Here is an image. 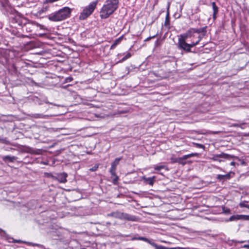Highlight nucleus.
I'll return each instance as SVG.
<instances>
[{
	"instance_id": "obj_1",
	"label": "nucleus",
	"mask_w": 249,
	"mask_h": 249,
	"mask_svg": "<svg viewBox=\"0 0 249 249\" xmlns=\"http://www.w3.org/2000/svg\"><path fill=\"white\" fill-rule=\"evenodd\" d=\"M118 0H107L100 11L102 19H106L112 15L118 7Z\"/></svg>"
},
{
	"instance_id": "obj_2",
	"label": "nucleus",
	"mask_w": 249,
	"mask_h": 249,
	"mask_svg": "<svg viewBox=\"0 0 249 249\" xmlns=\"http://www.w3.org/2000/svg\"><path fill=\"white\" fill-rule=\"evenodd\" d=\"M71 9L68 7H64L58 11L48 16V19L52 21H60L69 18L71 14Z\"/></svg>"
},
{
	"instance_id": "obj_3",
	"label": "nucleus",
	"mask_w": 249,
	"mask_h": 249,
	"mask_svg": "<svg viewBox=\"0 0 249 249\" xmlns=\"http://www.w3.org/2000/svg\"><path fill=\"white\" fill-rule=\"evenodd\" d=\"M98 2V0H96L90 3L86 6L81 13L79 18L80 20H84L89 17L95 10Z\"/></svg>"
},
{
	"instance_id": "obj_4",
	"label": "nucleus",
	"mask_w": 249,
	"mask_h": 249,
	"mask_svg": "<svg viewBox=\"0 0 249 249\" xmlns=\"http://www.w3.org/2000/svg\"><path fill=\"white\" fill-rule=\"evenodd\" d=\"M132 240H142L146 242L155 248V249H168L166 247L160 245H158L155 243L152 240H149L144 237H134Z\"/></svg>"
},
{
	"instance_id": "obj_5",
	"label": "nucleus",
	"mask_w": 249,
	"mask_h": 249,
	"mask_svg": "<svg viewBox=\"0 0 249 249\" xmlns=\"http://www.w3.org/2000/svg\"><path fill=\"white\" fill-rule=\"evenodd\" d=\"M35 27H39L40 29H44V26L39 24L34 21H31L25 25V28L27 32H32Z\"/></svg>"
},
{
	"instance_id": "obj_6",
	"label": "nucleus",
	"mask_w": 249,
	"mask_h": 249,
	"mask_svg": "<svg viewBox=\"0 0 249 249\" xmlns=\"http://www.w3.org/2000/svg\"><path fill=\"white\" fill-rule=\"evenodd\" d=\"M198 154L196 153H191L188 155L183 156L182 157H180L176 159V160H174V162H178L182 165H184L187 163V161H185L187 159L196 156Z\"/></svg>"
},
{
	"instance_id": "obj_7",
	"label": "nucleus",
	"mask_w": 249,
	"mask_h": 249,
	"mask_svg": "<svg viewBox=\"0 0 249 249\" xmlns=\"http://www.w3.org/2000/svg\"><path fill=\"white\" fill-rule=\"evenodd\" d=\"M122 158H117L111 163V166L109 172L112 177H116V178H117V176L116 174V167L119 164V161Z\"/></svg>"
},
{
	"instance_id": "obj_8",
	"label": "nucleus",
	"mask_w": 249,
	"mask_h": 249,
	"mask_svg": "<svg viewBox=\"0 0 249 249\" xmlns=\"http://www.w3.org/2000/svg\"><path fill=\"white\" fill-rule=\"evenodd\" d=\"M178 48L182 49L186 52H191V50L189 47V44L186 42V41L180 38H178Z\"/></svg>"
},
{
	"instance_id": "obj_9",
	"label": "nucleus",
	"mask_w": 249,
	"mask_h": 249,
	"mask_svg": "<svg viewBox=\"0 0 249 249\" xmlns=\"http://www.w3.org/2000/svg\"><path fill=\"white\" fill-rule=\"evenodd\" d=\"M68 175L66 173H62L57 174L56 176H53V178L60 183H66L67 181V177Z\"/></svg>"
},
{
	"instance_id": "obj_10",
	"label": "nucleus",
	"mask_w": 249,
	"mask_h": 249,
	"mask_svg": "<svg viewBox=\"0 0 249 249\" xmlns=\"http://www.w3.org/2000/svg\"><path fill=\"white\" fill-rule=\"evenodd\" d=\"M194 34L193 28H190L186 33L180 35L179 38L186 41L188 38L193 36Z\"/></svg>"
},
{
	"instance_id": "obj_11",
	"label": "nucleus",
	"mask_w": 249,
	"mask_h": 249,
	"mask_svg": "<svg viewBox=\"0 0 249 249\" xmlns=\"http://www.w3.org/2000/svg\"><path fill=\"white\" fill-rule=\"evenodd\" d=\"M122 220H127L131 221H137L138 220V218L135 215H130L124 213Z\"/></svg>"
},
{
	"instance_id": "obj_12",
	"label": "nucleus",
	"mask_w": 249,
	"mask_h": 249,
	"mask_svg": "<svg viewBox=\"0 0 249 249\" xmlns=\"http://www.w3.org/2000/svg\"><path fill=\"white\" fill-rule=\"evenodd\" d=\"M1 159L2 160L5 162H13L15 160H16L18 159V157L16 156H11L9 155L7 156H3L1 157Z\"/></svg>"
},
{
	"instance_id": "obj_13",
	"label": "nucleus",
	"mask_w": 249,
	"mask_h": 249,
	"mask_svg": "<svg viewBox=\"0 0 249 249\" xmlns=\"http://www.w3.org/2000/svg\"><path fill=\"white\" fill-rule=\"evenodd\" d=\"M28 116L32 118L35 119H46L49 117V115H44L41 113H34L29 114Z\"/></svg>"
},
{
	"instance_id": "obj_14",
	"label": "nucleus",
	"mask_w": 249,
	"mask_h": 249,
	"mask_svg": "<svg viewBox=\"0 0 249 249\" xmlns=\"http://www.w3.org/2000/svg\"><path fill=\"white\" fill-rule=\"evenodd\" d=\"M124 213H122L119 211L114 212L107 214L108 216H112L120 219H123Z\"/></svg>"
},
{
	"instance_id": "obj_15",
	"label": "nucleus",
	"mask_w": 249,
	"mask_h": 249,
	"mask_svg": "<svg viewBox=\"0 0 249 249\" xmlns=\"http://www.w3.org/2000/svg\"><path fill=\"white\" fill-rule=\"evenodd\" d=\"M213 155L218 158H222L227 160H230L233 157V155H231L223 152H222L219 154H214Z\"/></svg>"
},
{
	"instance_id": "obj_16",
	"label": "nucleus",
	"mask_w": 249,
	"mask_h": 249,
	"mask_svg": "<svg viewBox=\"0 0 249 249\" xmlns=\"http://www.w3.org/2000/svg\"><path fill=\"white\" fill-rule=\"evenodd\" d=\"M207 26L203 27L200 28H193L194 33L200 34L202 33L203 36H204L207 32Z\"/></svg>"
},
{
	"instance_id": "obj_17",
	"label": "nucleus",
	"mask_w": 249,
	"mask_h": 249,
	"mask_svg": "<svg viewBox=\"0 0 249 249\" xmlns=\"http://www.w3.org/2000/svg\"><path fill=\"white\" fill-rule=\"evenodd\" d=\"M213 9V19H215L216 18V14H217L218 12V8L216 6V3L215 2H213L212 3Z\"/></svg>"
},
{
	"instance_id": "obj_18",
	"label": "nucleus",
	"mask_w": 249,
	"mask_h": 249,
	"mask_svg": "<svg viewBox=\"0 0 249 249\" xmlns=\"http://www.w3.org/2000/svg\"><path fill=\"white\" fill-rule=\"evenodd\" d=\"M216 178L219 180H225L230 179L231 178V176L229 173L226 175H218Z\"/></svg>"
},
{
	"instance_id": "obj_19",
	"label": "nucleus",
	"mask_w": 249,
	"mask_h": 249,
	"mask_svg": "<svg viewBox=\"0 0 249 249\" xmlns=\"http://www.w3.org/2000/svg\"><path fill=\"white\" fill-rule=\"evenodd\" d=\"M155 177H150V178H145L143 177V179L144 180L145 182H146L149 185L152 186L154 184V182L155 181Z\"/></svg>"
},
{
	"instance_id": "obj_20",
	"label": "nucleus",
	"mask_w": 249,
	"mask_h": 249,
	"mask_svg": "<svg viewBox=\"0 0 249 249\" xmlns=\"http://www.w3.org/2000/svg\"><path fill=\"white\" fill-rule=\"evenodd\" d=\"M121 40H122V39L121 37L115 40V41L111 45V46L110 47V49H114L115 48V47L121 42Z\"/></svg>"
},
{
	"instance_id": "obj_21",
	"label": "nucleus",
	"mask_w": 249,
	"mask_h": 249,
	"mask_svg": "<svg viewBox=\"0 0 249 249\" xmlns=\"http://www.w3.org/2000/svg\"><path fill=\"white\" fill-rule=\"evenodd\" d=\"M233 158L232 159H234L238 160V161L240 162V163H238L237 165H239V164H241L242 165L246 166L247 165L246 162L242 159H239L238 157L235 156L233 155Z\"/></svg>"
},
{
	"instance_id": "obj_22",
	"label": "nucleus",
	"mask_w": 249,
	"mask_h": 249,
	"mask_svg": "<svg viewBox=\"0 0 249 249\" xmlns=\"http://www.w3.org/2000/svg\"><path fill=\"white\" fill-rule=\"evenodd\" d=\"M169 25H170L169 14V13L167 12L166 16V18H165L164 25L166 27H168L169 26Z\"/></svg>"
},
{
	"instance_id": "obj_23",
	"label": "nucleus",
	"mask_w": 249,
	"mask_h": 249,
	"mask_svg": "<svg viewBox=\"0 0 249 249\" xmlns=\"http://www.w3.org/2000/svg\"><path fill=\"white\" fill-rule=\"evenodd\" d=\"M0 142L6 144H9L10 143V142L7 140V139L6 137H0Z\"/></svg>"
},
{
	"instance_id": "obj_24",
	"label": "nucleus",
	"mask_w": 249,
	"mask_h": 249,
	"mask_svg": "<svg viewBox=\"0 0 249 249\" xmlns=\"http://www.w3.org/2000/svg\"><path fill=\"white\" fill-rule=\"evenodd\" d=\"M240 216H241V215H239L231 216L229 218V221H234L239 219Z\"/></svg>"
},
{
	"instance_id": "obj_25",
	"label": "nucleus",
	"mask_w": 249,
	"mask_h": 249,
	"mask_svg": "<svg viewBox=\"0 0 249 249\" xmlns=\"http://www.w3.org/2000/svg\"><path fill=\"white\" fill-rule=\"evenodd\" d=\"M131 54L130 53H127L126 55L121 59V62H123L128 59L131 56Z\"/></svg>"
},
{
	"instance_id": "obj_26",
	"label": "nucleus",
	"mask_w": 249,
	"mask_h": 249,
	"mask_svg": "<svg viewBox=\"0 0 249 249\" xmlns=\"http://www.w3.org/2000/svg\"><path fill=\"white\" fill-rule=\"evenodd\" d=\"M192 144L194 145H195V146H196V147L199 148L204 149V148H205L204 145L202 144L197 143H196V142H193Z\"/></svg>"
},
{
	"instance_id": "obj_27",
	"label": "nucleus",
	"mask_w": 249,
	"mask_h": 249,
	"mask_svg": "<svg viewBox=\"0 0 249 249\" xmlns=\"http://www.w3.org/2000/svg\"><path fill=\"white\" fill-rule=\"evenodd\" d=\"M165 167L164 165H156L154 166V169L157 171H160Z\"/></svg>"
},
{
	"instance_id": "obj_28",
	"label": "nucleus",
	"mask_w": 249,
	"mask_h": 249,
	"mask_svg": "<svg viewBox=\"0 0 249 249\" xmlns=\"http://www.w3.org/2000/svg\"><path fill=\"white\" fill-rule=\"evenodd\" d=\"M211 159V160H212L213 161H217L219 162L223 161V160H222L221 159H219V158L216 157L214 155H213V157Z\"/></svg>"
},
{
	"instance_id": "obj_29",
	"label": "nucleus",
	"mask_w": 249,
	"mask_h": 249,
	"mask_svg": "<svg viewBox=\"0 0 249 249\" xmlns=\"http://www.w3.org/2000/svg\"><path fill=\"white\" fill-rule=\"evenodd\" d=\"M198 44V41H196V42H192L191 43L189 44V47L190 48V49L191 50V48L195 47Z\"/></svg>"
},
{
	"instance_id": "obj_30",
	"label": "nucleus",
	"mask_w": 249,
	"mask_h": 249,
	"mask_svg": "<svg viewBox=\"0 0 249 249\" xmlns=\"http://www.w3.org/2000/svg\"><path fill=\"white\" fill-rule=\"evenodd\" d=\"M98 168V165L96 164V165H94L93 167L90 168L89 171L94 172V171H96Z\"/></svg>"
},
{
	"instance_id": "obj_31",
	"label": "nucleus",
	"mask_w": 249,
	"mask_h": 249,
	"mask_svg": "<svg viewBox=\"0 0 249 249\" xmlns=\"http://www.w3.org/2000/svg\"><path fill=\"white\" fill-rule=\"evenodd\" d=\"M152 73L154 74L156 77L159 78V79L164 78V76H159L158 74H157L155 72H152Z\"/></svg>"
},
{
	"instance_id": "obj_32",
	"label": "nucleus",
	"mask_w": 249,
	"mask_h": 249,
	"mask_svg": "<svg viewBox=\"0 0 249 249\" xmlns=\"http://www.w3.org/2000/svg\"><path fill=\"white\" fill-rule=\"evenodd\" d=\"M30 244L33 247H42V246L41 245L38 244L30 243Z\"/></svg>"
},
{
	"instance_id": "obj_33",
	"label": "nucleus",
	"mask_w": 249,
	"mask_h": 249,
	"mask_svg": "<svg viewBox=\"0 0 249 249\" xmlns=\"http://www.w3.org/2000/svg\"><path fill=\"white\" fill-rule=\"evenodd\" d=\"M240 206L241 207H246V208H249V205H247V204H245L244 203H241L240 204Z\"/></svg>"
},
{
	"instance_id": "obj_34",
	"label": "nucleus",
	"mask_w": 249,
	"mask_h": 249,
	"mask_svg": "<svg viewBox=\"0 0 249 249\" xmlns=\"http://www.w3.org/2000/svg\"><path fill=\"white\" fill-rule=\"evenodd\" d=\"M28 79L29 82H31L32 84H33L34 85H36V86L37 85V83L36 82H35L33 79H30V78H28Z\"/></svg>"
},
{
	"instance_id": "obj_35",
	"label": "nucleus",
	"mask_w": 249,
	"mask_h": 249,
	"mask_svg": "<svg viewBox=\"0 0 249 249\" xmlns=\"http://www.w3.org/2000/svg\"><path fill=\"white\" fill-rule=\"evenodd\" d=\"M246 124L245 123H242V124H234V126H236V127H240L241 125H245Z\"/></svg>"
},
{
	"instance_id": "obj_36",
	"label": "nucleus",
	"mask_w": 249,
	"mask_h": 249,
	"mask_svg": "<svg viewBox=\"0 0 249 249\" xmlns=\"http://www.w3.org/2000/svg\"><path fill=\"white\" fill-rule=\"evenodd\" d=\"M156 36H149L148 37L146 38L145 40H144V41H148L149 40H150L151 38H154Z\"/></svg>"
},
{
	"instance_id": "obj_37",
	"label": "nucleus",
	"mask_w": 249,
	"mask_h": 249,
	"mask_svg": "<svg viewBox=\"0 0 249 249\" xmlns=\"http://www.w3.org/2000/svg\"><path fill=\"white\" fill-rule=\"evenodd\" d=\"M167 248L168 249H189V248H182V247H178V248H172V249H169L168 248Z\"/></svg>"
},
{
	"instance_id": "obj_38",
	"label": "nucleus",
	"mask_w": 249,
	"mask_h": 249,
	"mask_svg": "<svg viewBox=\"0 0 249 249\" xmlns=\"http://www.w3.org/2000/svg\"><path fill=\"white\" fill-rule=\"evenodd\" d=\"M203 36V35H202V36L200 35L198 36V40L197 41H198V43H199V42L201 41Z\"/></svg>"
},
{
	"instance_id": "obj_39",
	"label": "nucleus",
	"mask_w": 249,
	"mask_h": 249,
	"mask_svg": "<svg viewBox=\"0 0 249 249\" xmlns=\"http://www.w3.org/2000/svg\"><path fill=\"white\" fill-rule=\"evenodd\" d=\"M72 79L73 78L72 77H68L67 78L66 80L67 82H71Z\"/></svg>"
},
{
	"instance_id": "obj_40",
	"label": "nucleus",
	"mask_w": 249,
	"mask_h": 249,
	"mask_svg": "<svg viewBox=\"0 0 249 249\" xmlns=\"http://www.w3.org/2000/svg\"><path fill=\"white\" fill-rule=\"evenodd\" d=\"M114 177L115 178L113 179V183H115V182L117 181V180L118 179V177H117V178H116V177Z\"/></svg>"
},
{
	"instance_id": "obj_41",
	"label": "nucleus",
	"mask_w": 249,
	"mask_h": 249,
	"mask_svg": "<svg viewBox=\"0 0 249 249\" xmlns=\"http://www.w3.org/2000/svg\"><path fill=\"white\" fill-rule=\"evenodd\" d=\"M1 233H3V234H6L5 231H4L0 229V234H1Z\"/></svg>"
},
{
	"instance_id": "obj_42",
	"label": "nucleus",
	"mask_w": 249,
	"mask_h": 249,
	"mask_svg": "<svg viewBox=\"0 0 249 249\" xmlns=\"http://www.w3.org/2000/svg\"><path fill=\"white\" fill-rule=\"evenodd\" d=\"M230 164H231V166H235V164H236V163H235V162H234V161H231V162Z\"/></svg>"
},
{
	"instance_id": "obj_43",
	"label": "nucleus",
	"mask_w": 249,
	"mask_h": 249,
	"mask_svg": "<svg viewBox=\"0 0 249 249\" xmlns=\"http://www.w3.org/2000/svg\"><path fill=\"white\" fill-rule=\"evenodd\" d=\"M242 248H249V245H244Z\"/></svg>"
},
{
	"instance_id": "obj_44",
	"label": "nucleus",
	"mask_w": 249,
	"mask_h": 249,
	"mask_svg": "<svg viewBox=\"0 0 249 249\" xmlns=\"http://www.w3.org/2000/svg\"><path fill=\"white\" fill-rule=\"evenodd\" d=\"M45 103H46V104H49L53 105V103H50V102H48V101H46V102H45ZM53 105H54V106H58V105H56V104H53Z\"/></svg>"
},
{
	"instance_id": "obj_45",
	"label": "nucleus",
	"mask_w": 249,
	"mask_h": 249,
	"mask_svg": "<svg viewBox=\"0 0 249 249\" xmlns=\"http://www.w3.org/2000/svg\"><path fill=\"white\" fill-rule=\"evenodd\" d=\"M236 243H244L245 241H235Z\"/></svg>"
},
{
	"instance_id": "obj_46",
	"label": "nucleus",
	"mask_w": 249,
	"mask_h": 249,
	"mask_svg": "<svg viewBox=\"0 0 249 249\" xmlns=\"http://www.w3.org/2000/svg\"><path fill=\"white\" fill-rule=\"evenodd\" d=\"M176 159H171V160H172V162L174 163V162H173V161H174V160H176Z\"/></svg>"
},
{
	"instance_id": "obj_47",
	"label": "nucleus",
	"mask_w": 249,
	"mask_h": 249,
	"mask_svg": "<svg viewBox=\"0 0 249 249\" xmlns=\"http://www.w3.org/2000/svg\"><path fill=\"white\" fill-rule=\"evenodd\" d=\"M243 126V125H241L240 127H241V128H244V127Z\"/></svg>"
},
{
	"instance_id": "obj_48",
	"label": "nucleus",
	"mask_w": 249,
	"mask_h": 249,
	"mask_svg": "<svg viewBox=\"0 0 249 249\" xmlns=\"http://www.w3.org/2000/svg\"><path fill=\"white\" fill-rule=\"evenodd\" d=\"M200 134H204L205 133H203V132H201Z\"/></svg>"
},
{
	"instance_id": "obj_49",
	"label": "nucleus",
	"mask_w": 249,
	"mask_h": 249,
	"mask_svg": "<svg viewBox=\"0 0 249 249\" xmlns=\"http://www.w3.org/2000/svg\"><path fill=\"white\" fill-rule=\"evenodd\" d=\"M247 242L249 243V240L247 241Z\"/></svg>"
},
{
	"instance_id": "obj_50",
	"label": "nucleus",
	"mask_w": 249,
	"mask_h": 249,
	"mask_svg": "<svg viewBox=\"0 0 249 249\" xmlns=\"http://www.w3.org/2000/svg\"><path fill=\"white\" fill-rule=\"evenodd\" d=\"M85 249V248H82V249Z\"/></svg>"
}]
</instances>
